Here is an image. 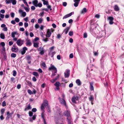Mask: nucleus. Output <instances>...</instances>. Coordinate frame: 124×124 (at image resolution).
<instances>
[{
	"mask_svg": "<svg viewBox=\"0 0 124 124\" xmlns=\"http://www.w3.org/2000/svg\"><path fill=\"white\" fill-rule=\"evenodd\" d=\"M56 73H55V71L54 73H53L51 75V77L52 78H53L54 76L56 75Z\"/></svg>",
	"mask_w": 124,
	"mask_h": 124,
	"instance_id": "obj_46",
	"label": "nucleus"
},
{
	"mask_svg": "<svg viewBox=\"0 0 124 124\" xmlns=\"http://www.w3.org/2000/svg\"><path fill=\"white\" fill-rule=\"evenodd\" d=\"M47 106H48V102L47 100H45L44 101L43 103H42L41 106V110H43L45 107Z\"/></svg>",
	"mask_w": 124,
	"mask_h": 124,
	"instance_id": "obj_2",
	"label": "nucleus"
},
{
	"mask_svg": "<svg viewBox=\"0 0 124 124\" xmlns=\"http://www.w3.org/2000/svg\"><path fill=\"white\" fill-rule=\"evenodd\" d=\"M33 74L36 76H39L38 73L36 72H33Z\"/></svg>",
	"mask_w": 124,
	"mask_h": 124,
	"instance_id": "obj_36",
	"label": "nucleus"
},
{
	"mask_svg": "<svg viewBox=\"0 0 124 124\" xmlns=\"http://www.w3.org/2000/svg\"><path fill=\"white\" fill-rule=\"evenodd\" d=\"M80 0H74V1L75 2L74 4V6L75 7H77Z\"/></svg>",
	"mask_w": 124,
	"mask_h": 124,
	"instance_id": "obj_14",
	"label": "nucleus"
},
{
	"mask_svg": "<svg viewBox=\"0 0 124 124\" xmlns=\"http://www.w3.org/2000/svg\"><path fill=\"white\" fill-rule=\"evenodd\" d=\"M0 45L3 47L5 46V44L4 42H2L0 43Z\"/></svg>",
	"mask_w": 124,
	"mask_h": 124,
	"instance_id": "obj_38",
	"label": "nucleus"
},
{
	"mask_svg": "<svg viewBox=\"0 0 124 124\" xmlns=\"http://www.w3.org/2000/svg\"><path fill=\"white\" fill-rule=\"evenodd\" d=\"M21 85L20 84L18 85H17V88L18 89H19L21 87Z\"/></svg>",
	"mask_w": 124,
	"mask_h": 124,
	"instance_id": "obj_52",
	"label": "nucleus"
},
{
	"mask_svg": "<svg viewBox=\"0 0 124 124\" xmlns=\"http://www.w3.org/2000/svg\"><path fill=\"white\" fill-rule=\"evenodd\" d=\"M2 56H3V58L4 60H6V58H7V56L6 54H5L3 55H2Z\"/></svg>",
	"mask_w": 124,
	"mask_h": 124,
	"instance_id": "obj_45",
	"label": "nucleus"
},
{
	"mask_svg": "<svg viewBox=\"0 0 124 124\" xmlns=\"http://www.w3.org/2000/svg\"><path fill=\"white\" fill-rule=\"evenodd\" d=\"M89 99L90 101H92L93 100V98L92 96H91L89 98Z\"/></svg>",
	"mask_w": 124,
	"mask_h": 124,
	"instance_id": "obj_43",
	"label": "nucleus"
},
{
	"mask_svg": "<svg viewBox=\"0 0 124 124\" xmlns=\"http://www.w3.org/2000/svg\"><path fill=\"white\" fill-rule=\"evenodd\" d=\"M32 111L33 112H35L37 111V109L36 108H33L32 109Z\"/></svg>",
	"mask_w": 124,
	"mask_h": 124,
	"instance_id": "obj_55",
	"label": "nucleus"
},
{
	"mask_svg": "<svg viewBox=\"0 0 124 124\" xmlns=\"http://www.w3.org/2000/svg\"><path fill=\"white\" fill-rule=\"evenodd\" d=\"M54 85L56 87V89H55V90H58L60 89L59 86L61 85V83L59 82H56L54 84Z\"/></svg>",
	"mask_w": 124,
	"mask_h": 124,
	"instance_id": "obj_3",
	"label": "nucleus"
},
{
	"mask_svg": "<svg viewBox=\"0 0 124 124\" xmlns=\"http://www.w3.org/2000/svg\"><path fill=\"white\" fill-rule=\"evenodd\" d=\"M74 14V12H71V13H69V14H68L65 15L63 17V19H64L66 18H68V17L70 16H71L72 14Z\"/></svg>",
	"mask_w": 124,
	"mask_h": 124,
	"instance_id": "obj_16",
	"label": "nucleus"
},
{
	"mask_svg": "<svg viewBox=\"0 0 124 124\" xmlns=\"http://www.w3.org/2000/svg\"><path fill=\"white\" fill-rule=\"evenodd\" d=\"M70 27H68L64 30L63 31L66 34L67 33Z\"/></svg>",
	"mask_w": 124,
	"mask_h": 124,
	"instance_id": "obj_25",
	"label": "nucleus"
},
{
	"mask_svg": "<svg viewBox=\"0 0 124 124\" xmlns=\"http://www.w3.org/2000/svg\"><path fill=\"white\" fill-rule=\"evenodd\" d=\"M38 43H34V46L35 47H38Z\"/></svg>",
	"mask_w": 124,
	"mask_h": 124,
	"instance_id": "obj_30",
	"label": "nucleus"
},
{
	"mask_svg": "<svg viewBox=\"0 0 124 124\" xmlns=\"http://www.w3.org/2000/svg\"><path fill=\"white\" fill-rule=\"evenodd\" d=\"M26 45L27 46H30L31 44L30 40V39H27L26 40Z\"/></svg>",
	"mask_w": 124,
	"mask_h": 124,
	"instance_id": "obj_19",
	"label": "nucleus"
},
{
	"mask_svg": "<svg viewBox=\"0 0 124 124\" xmlns=\"http://www.w3.org/2000/svg\"><path fill=\"white\" fill-rule=\"evenodd\" d=\"M49 70H54L55 71V73H57V70L56 68L54 66L52 65H51L50 67L49 68Z\"/></svg>",
	"mask_w": 124,
	"mask_h": 124,
	"instance_id": "obj_9",
	"label": "nucleus"
},
{
	"mask_svg": "<svg viewBox=\"0 0 124 124\" xmlns=\"http://www.w3.org/2000/svg\"><path fill=\"white\" fill-rule=\"evenodd\" d=\"M93 53L94 54V55L95 56H97L98 54V52H95L94 51H93Z\"/></svg>",
	"mask_w": 124,
	"mask_h": 124,
	"instance_id": "obj_41",
	"label": "nucleus"
},
{
	"mask_svg": "<svg viewBox=\"0 0 124 124\" xmlns=\"http://www.w3.org/2000/svg\"><path fill=\"white\" fill-rule=\"evenodd\" d=\"M24 20L25 21L27 22L28 21V17H26L24 19Z\"/></svg>",
	"mask_w": 124,
	"mask_h": 124,
	"instance_id": "obj_53",
	"label": "nucleus"
},
{
	"mask_svg": "<svg viewBox=\"0 0 124 124\" xmlns=\"http://www.w3.org/2000/svg\"><path fill=\"white\" fill-rule=\"evenodd\" d=\"M41 65L43 67V68H45L46 67V66L45 63L43 62L42 63Z\"/></svg>",
	"mask_w": 124,
	"mask_h": 124,
	"instance_id": "obj_32",
	"label": "nucleus"
},
{
	"mask_svg": "<svg viewBox=\"0 0 124 124\" xmlns=\"http://www.w3.org/2000/svg\"><path fill=\"white\" fill-rule=\"evenodd\" d=\"M67 5V3L66 2H64L63 3L62 5H63L65 7Z\"/></svg>",
	"mask_w": 124,
	"mask_h": 124,
	"instance_id": "obj_62",
	"label": "nucleus"
},
{
	"mask_svg": "<svg viewBox=\"0 0 124 124\" xmlns=\"http://www.w3.org/2000/svg\"><path fill=\"white\" fill-rule=\"evenodd\" d=\"M42 1L43 2V4L44 5H48V2L47 0H42Z\"/></svg>",
	"mask_w": 124,
	"mask_h": 124,
	"instance_id": "obj_24",
	"label": "nucleus"
},
{
	"mask_svg": "<svg viewBox=\"0 0 124 124\" xmlns=\"http://www.w3.org/2000/svg\"><path fill=\"white\" fill-rule=\"evenodd\" d=\"M11 56L12 57H16V54L12 53L11 54Z\"/></svg>",
	"mask_w": 124,
	"mask_h": 124,
	"instance_id": "obj_49",
	"label": "nucleus"
},
{
	"mask_svg": "<svg viewBox=\"0 0 124 124\" xmlns=\"http://www.w3.org/2000/svg\"><path fill=\"white\" fill-rule=\"evenodd\" d=\"M19 13L21 14L22 16L24 17L26 15V13L25 12H23L22 10L20 9L19 11Z\"/></svg>",
	"mask_w": 124,
	"mask_h": 124,
	"instance_id": "obj_13",
	"label": "nucleus"
},
{
	"mask_svg": "<svg viewBox=\"0 0 124 124\" xmlns=\"http://www.w3.org/2000/svg\"><path fill=\"white\" fill-rule=\"evenodd\" d=\"M27 92L30 95L33 94V93L32 92L30 89H29L27 90Z\"/></svg>",
	"mask_w": 124,
	"mask_h": 124,
	"instance_id": "obj_33",
	"label": "nucleus"
},
{
	"mask_svg": "<svg viewBox=\"0 0 124 124\" xmlns=\"http://www.w3.org/2000/svg\"><path fill=\"white\" fill-rule=\"evenodd\" d=\"M43 21V20L42 18L39 19L38 20V23H42Z\"/></svg>",
	"mask_w": 124,
	"mask_h": 124,
	"instance_id": "obj_29",
	"label": "nucleus"
},
{
	"mask_svg": "<svg viewBox=\"0 0 124 124\" xmlns=\"http://www.w3.org/2000/svg\"><path fill=\"white\" fill-rule=\"evenodd\" d=\"M83 38H86L87 37V33H86L85 32L84 34L83 35Z\"/></svg>",
	"mask_w": 124,
	"mask_h": 124,
	"instance_id": "obj_42",
	"label": "nucleus"
},
{
	"mask_svg": "<svg viewBox=\"0 0 124 124\" xmlns=\"http://www.w3.org/2000/svg\"><path fill=\"white\" fill-rule=\"evenodd\" d=\"M27 50V48L25 47L23 48V50L21 52V53L22 54H24L26 52V51Z\"/></svg>",
	"mask_w": 124,
	"mask_h": 124,
	"instance_id": "obj_17",
	"label": "nucleus"
},
{
	"mask_svg": "<svg viewBox=\"0 0 124 124\" xmlns=\"http://www.w3.org/2000/svg\"><path fill=\"white\" fill-rule=\"evenodd\" d=\"M87 11V10L86 8H84L81 11V14L84 13H85Z\"/></svg>",
	"mask_w": 124,
	"mask_h": 124,
	"instance_id": "obj_26",
	"label": "nucleus"
},
{
	"mask_svg": "<svg viewBox=\"0 0 124 124\" xmlns=\"http://www.w3.org/2000/svg\"><path fill=\"white\" fill-rule=\"evenodd\" d=\"M32 3L36 7H39L40 8L42 7V3L39 2L38 4V1L37 0H34L32 1Z\"/></svg>",
	"mask_w": 124,
	"mask_h": 124,
	"instance_id": "obj_1",
	"label": "nucleus"
},
{
	"mask_svg": "<svg viewBox=\"0 0 124 124\" xmlns=\"http://www.w3.org/2000/svg\"><path fill=\"white\" fill-rule=\"evenodd\" d=\"M6 105V103L5 101H4L2 103V105L3 107H4Z\"/></svg>",
	"mask_w": 124,
	"mask_h": 124,
	"instance_id": "obj_47",
	"label": "nucleus"
},
{
	"mask_svg": "<svg viewBox=\"0 0 124 124\" xmlns=\"http://www.w3.org/2000/svg\"><path fill=\"white\" fill-rule=\"evenodd\" d=\"M31 108V107L30 104H29L27 107L25 109V110L26 111Z\"/></svg>",
	"mask_w": 124,
	"mask_h": 124,
	"instance_id": "obj_27",
	"label": "nucleus"
},
{
	"mask_svg": "<svg viewBox=\"0 0 124 124\" xmlns=\"http://www.w3.org/2000/svg\"><path fill=\"white\" fill-rule=\"evenodd\" d=\"M15 15V14L13 13H11V16L12 17H14Z\"/></svg>",
	"mask_w": 124,
	"mask_h": 124,
	"instance_id": "obj_60",
	"label": "nucleus"
},
{
	"mask_svg": "<svg viewBox=\"0 0 124 124\" xmlns=\"http://www.w3.org/2000/svg\"><path fill=\"white\" fill-rule=\"evenodd\" d=\"M0 37L1 39H5V36L4 34L2 33H1L0 34Z\"/></svg>",
	"mask_w": 124,
	"mask_h": 124,
	"instance_id": "obj_28",
	"label": "nucleus"
},
{
	"mask_svg": "<svg viewBox=\"0 0 124 124\" xmlns=\"http://www.w3.org/2000/svg\"><path fill=\"white\" fill-rule=\"evenodd\" d=\"M24 9L27 12H28L29 11V8L28 7H24Z\"/></svg>",
	"mask_w": 124,
	"mask_h": 124,
	"instance_id": "obj_40",
	"label": "nucleus"
},
{
	"mask_svg": "<svg viewBox=\"0 0 124 124\" xmlns=\"http://www.w3.org/2000/svg\"><path fill=\"white\" fill-rule=\"evenodd\" d=\"M73 34V32L72 31H70L69 33V35L70 36H72Z\"/></svg>",
	"mask_w": 124,
	"mask_h": 124,
	"instance_id": "obj_48",
	"label": "nucleus"
},
{
	"mask_svg": "<svg viewBox=\"0 0 124 124\" xmlns=\"http://www.w3.org/2000/svg\"><path fill=\"white\" fill-rule=\"evenodd\" d=\"M19 30L20 31H24V28H23V27L21 28Z\"/></svg>",
	"mask_w": 124,
	"mask_h": 124,
	"instance_id": "obj_58",
	"label": "nucleus"
},
{
	"mask_svg": "<svg viewBox=\"0 0 124 124\" xmlns=\"http://www.w3.org/2000/svg\"><path fill=\"white\" fill-rule=\"evenodd\" d=\"M61 104L64 106H66V103L64 99H61L60 98H59Z\"/></svg>",
	"mask_w": 124,
	"mask_h": 124,
	"instance_id": "obj_10",
	"label": "nucleus"
},
{
	"mask_svg": "<svg viewBox=\"0 0 124 124\" xmlns=\"http://www.w3.org/2000/svg\"><path fill=\"white\" fill-rule=\"evenodd\" d=\"M76 83L78 86H80L81 85V82L79 79L76 80Z\"/></svg>",
	"mask_w": 124,
	"mask_h": 124,
	"instance_id": "obj_21",
	"label": "nucleus"
},
{
	"mask_svg": "<svg viewBox=\"0 0 124 124\" xmlns=\"http://www.w3.org/2000/svg\"><path fill=\"white\" fill-rule=\"evenodd\" d=\"M70 58H73V54H70L69 56Z\"/></svg>",
	"mask_w": 124,
	"mask_h": 124,
	"instance_id": "obj_56",
	"label": "nucleus"
},
{
	"mask_svg": "<svg viewBox=\"0 0 124 124\" xmlns=\"http://www.w3.org/2000/svg\"><path fill=\"white\" fill-rule=\"evenodd\" d=\"M114 9L116 11L119 10V9L118 6L117 5H115L114 7Z\"/></svg>",
	"mask_w": 124,
	"mask_h": 124,
	"instance_id": "obj_23",
	"label": "nucleus"
},
{
	"mask_svg": "<svg viewBox=\"0 0 124 124\" xmlns=\"http://www.w3.org/2000/svg\"><path fill=\"white\" fill-rule=\"evenodd\" d=\"M0 53L2 55H3L6 54L5 51H2Z\"/></svg>",
	"mask_w": 124,
	"mask_h": 124,
	"instance_id": "obj_59",
	"label": "nucleus"
},
{
	"mask_svg": "<svg viewBox=\"0 0 124 124\" xmlns=\"http://www.w3.org/2000/svg\"><path fill=\"white\" fill-rule=\"evenodd\" d=\"M24 3L28 7H29V6L27 4V2L25 0H23Z\"/></svg>",
	"mask_w": 124,
	"mask_h": 124,
	"instance_id": "obj_44",
	"label": "nucleus"
},
{
	"mask_svg": "<svg viewBox=\"0 0 124 124\" xmlns=\"http://www.w3.org/2000/svg\"><path fill=\"white\" fill-rule=\"evenodd\" d=\"M51 34V31L50 30L48 29L47 30L46 34V37L49 38V37Z\"/></svg>",
	"mask_w": 124,
	"mask_h": 124,
	"instance_id": "obj_12",
	"label": "nucleus"
},
{
	"mask_svg": "<svg viewBox=\"0 0 124 124\" xmlns=\"http://www.w3.org/2000/svg\"><path fill=\"white\" fill-rule=\"evenodd\" d=\"M24 25L25 28H26L28 25V24L27 22H25L24 23Z\"/></svg>",
	"mask_w": 124,
	"mask_h": 124,
	"instance_id": "obj_39",
	"label": "nucleus"
},
{
	"mask_svg": "<svg viewBox=\"0 0 124 124\" xmlns=\"http://www.w3.org/2000/svg\"><path fill=\"white\" fill-rule=\"evenodd\" d=\"M29 116H33V113L31 112H29Z\"/></svg>",
	"mask_w": 124,
	"mask_h": 124,
	"instance_id": "obj_54",
	"label": "nucleus"
},
{
	"mask_svg": "<svg viewBox=\"0 0 124 124\" xmlns=\"http://www.w3.org/2000/svg\"><path fill=\"white\" fill-rule=\"evenodd\" d=\"M46 114L43 112H42L41 114V116L43 119L44 123V124H47L45 118V116Z\"/></svg>",
	"mask_w": 124,
	"mask_h": 124,
	"instance_id": "obj_5",
	"label": "nucleus"
},
{
	"mask_svg": "<svg viewBox=\"0 0 124 124\" xmlns=\"http://www.w3.org/2000/svg\"><path fill=\"white\" fill-rule=\"evenodd\" d=\"M30 36L31 37H32L34 36V35L33 33L32 32H30Z\"/></svg>",
	"mask_w": 124,
	"mask_h": 124,
	"instance_id": "obj_57",
	"label": "nucleus"
},
{
	"mask_svg": "<svg viewBox=\"0 0 124 124\" xmlns=\"http://www.w3.org/2000/svg\"><path fill=\"white\" fill-rule=\"evenodd\" d=\"M55 79H52L50 81H51V82H52V83H54L56 81L55 80Z\"/></svg>",
	"mask_w": 124,
	"mask_h": 124,
	"instance_id": "obj_61",
	"label": "nucleus"
},
{
	"mask_svg": "<svg viewBox=\"0 0 124 124\" xmlns=\"http://www.w3.org/2000/svg\"><path fill=\"white\" fill-rule=\"evenodd\" d=\"M11 36L13 38H14L16 35V32H12L11 33Z\"/></svg>",
	"mask_w": 124,
	"mask_h": 124,
	"instance_id": "obj_34",
	"label": "nucleus"
},
{
	"mask_svg": "<svg viewBox=\"0 0 124 124\" xmlns=\"http://www.w3.org/2000/svg\"><path fill=\"white\" fill-rule=\"evenodd\" d=\"M78 97H73L72 99V101L73 102L75 103L76 101L78 100Z\"/></svg>",
	"mask_w": 124,
	"mask_h": 124,
	"instance_id": "obj_18",
	"label": "nucleus"
},
{
	"mask_svg": "<svg viewBox=\"0 0 124 124\" xmlns=\"http://www.w3.org/2000/svg\"><path fill=\"white\" fill-rule=\"evenodd\" d=\"M5 111V109L4 108H2L1 109V114L2 115L4 113Z\"/></svg>",
	"mask_w": 124,
	"mask_h": 124,
	"instance_id": "obj_37",
	"label": "nucleus"
},
{
	"mask_svg": "<svg viewBox=\"0 0 124 124\" xmlns=\"http://www.w3.org/2000/svg\"><path fill=\"white\" fill-rule=\"evenodd\" d=\"M6 4H9L12 3L13 5L16 4V0H6Z\"/></svg>",
	"mask_w": 124,
	"mask_h": 124,
	"instance_id": "obj_7",
	"label": "nucleus"
},
{
	"mask_svg": "<svg viewBox=\"0 0 124 124\" xmlns=\"http://www.w3.org/2000/svg\"><path fill=\"white\" fill-rule=\"evenodd\" d=\"M15 21H16V18H15V19L14 21L12 20L11 21V23L13 24H15Z\"/></svg>",
	"mask_w": 124,
	"mask_h": 124,
	"instance_id": "obj_63",
	"label": "nucleus"
},
{
	"mask_svg": "<svg viewBox=\"0 0 124 124\" xmlns=\"http://www.w3.org/2000/svg\"><path fill=\"white\" fill-rule=\"evenodd\" d=\"M64 115L66 116L67 117H68L70 116V112L68 110H66L63 113Z\"/></svg>",
	"mask_w": 124,
	"mask_h": 124,
	"instance_id": "obj_11",
	"label": "nucleus"
},
{
	"mask_svg": "<svg viewBox=\"0 0 124 124\" xmlns=\"http://www.w3.org/2000/svg\"><path fill=\"white\" fill-rule=\"evenodd\" d=\"M90 89L91 90H94L93 87V84L91 83L90 84Z\"/></svg>",
	"mask_w": 124,
	"mask_h": 124,
	"instance_id": "obj_35",
	"label": "nucleus"
},
{
	"mask_svg": "<svg viewBox=\"0 0 124 124\" xmlns=\"http://www.w3.org/2000/svg\"><path fill=\"white\" fill-rule=\"evenodd\" d=\"M107 19L109 20V23L111 25L114 22L113 21L114 19L113 17L109 16L108 17Z\"/></svg>",
	"mask_w": 124,
	"mask_h": 124,
	"instance_id": "obj_6",
	"label": "nucleus"
},
{
	"mask_svg": "<svg viewBox=\"0 0 124 124\" xmlns=\"http://www.w3.org/2000/svg\"><path fill=\"white\" fill-rule=\"evenodd\" d=\"M17 43L18 45L21 46L23 44V42L21 40L19 39L17 40Z\"/></svg>",
	"mask_w": 124,
	"mask_h": 124,
	"instance_id": "obj_15",
	"label": "nucleus"
},
{
	"mask_svg": "<svg viewBox=\"0 0 124 124\" xmlns=\"http://www.w3.org/2000/svg\"><path fill=\"white\" fill-rule=\"evenodd\" d=\"M38 51H40L39 54L41 55H43L45 52L44 48L42 47H39L38 49Z\"/></svg>",
	"mask_w": 124,
	"mask_h": 124,
	"instance_id": "obj_4",
	"label": "nucleus"
},
{
	"mask_svg": "<svg viewBox=\"0 0 124 124\" xmlns=\"http://www.w3.org/2000/svg\"><path fill=\"white\" fill-rule=\"evenodd\" d=\"M62 35L60 34H58L57 36V38L58 39H60L61 38Z\"/></svg>",
	"mask_w": 124,
	"mask_h": 124,
	"instance_id": "obj_50",
	"label": "nucleus"
},
{
	"mask_svg": "<svg viewBox=\"0 0 124 124\" xmlns=\"http://www.w3.org/2000/svg\"><path fill=\"white\" fill-rule=\"evenodd\" d=\"M67 119L68 120V124H72L71 123L72 121L70 116L68 117H67Z\"/></svg>",
	"mask_w": 124,
	"mask_h": 124,
	"instance_id": "obj_20",
	"label": "nucleus"
},
{
	"mask_svg": "<svg viewBox=\"0 0 124 124\" xmlns=\"http://www.w3.org/2000/svg\"><path fill=\"white\" fill-rule=\"evenodd\" d=\"M11 50L12 51L14 52H16V46H15L14 45L12 47Z\"/></svg>",
	"mask_w": 124,
	"mask_h": 124,
	"instance_id": "obj_31",
	"label": "nucleus"
},
{
	"mask_svg": "<svg viewBox=\"0 0 124 124\" xmlns=\"http://www.w3.org/2000/svg\"><path fill=\"white\" fill-rule=\"evenodd\" d=\"M16 81L15 79L14 78H10V82L12 83H14Z\"/></svg>",
	"mask_w": 124,
	"mask_h": 124,
	"instance_id": "obj_22",
	"label": "nucleus"
},
{
	"mask_svg": "<svg viewBox=\"0 0 124 124\" xmlns=\"http://www.w3.org/2000/svg\"><path fill=\"white\" fill-rule=\"evenodd\" d=\"M64 74L65 78L68 77L70 75V70H67L65 72Z\"/></svg>",
	"mask_w": 124,
	"mask_h": 124,
	"instance_id": "obj_8",
	"label": "nucleus"
},
{
	"mask_svg": "<svg viewBox=\"0 0 124 124\" xmlns=\"http://www.w3.org/2000/svg\"><path fill=\"white\" fill-rule=\"evenodd\" d=\"M42 40L44 41L45 42H47L48 41V38H46L45 39H42Z\"/></svg>",
	"mask_w": 124,
	"mask_h": 124,
	"instance_id": "obj_51",
	"label": "nucleus"
},
{
	"mask_svg": "<svg viewBox=\"0 0 124 124\" xmlns=\"http://www.w3.org/2000/svg\"><path fill=\"white\" fill-rule=\"evenodd\" d=\"M3 30L4 31H6L8 30V29L7 27H5L3 29Z\"/></svg>",
	"mask_w": 124,
	"mask_h": 124,
	"instance_id": "obj_64",
	"label": "nucleus"
}]
</instances>
